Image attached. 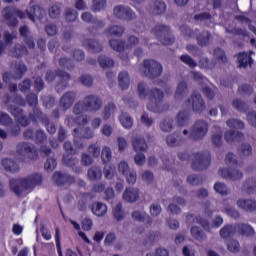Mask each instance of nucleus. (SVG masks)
I'll use <instances>...</instances> for the list:
<instances>
[{
	"mask_svg": "<svg viewBox=\"0 0 256 256\" xmlns=\"http://www.w3.org/2000/svg\"><path fill=\"white\" fill-rule=\"evenodd\" d=\"M4 21L8 27H17L19 19H29L35 23V19L41 21L45 17V9L38 4H33L26 11L19 10L15 7L7 6L2 10Z\"/></svg>",
	"mask_w": 256,
	"mask_h": 256,
	"instance_id": "f257e3e1",
	"label": "nucleus"
},
{
	"mask_svg": "<svg viewBox=\"0 0 256 256\" xmlns=\"http://www.w3.org/2000/svg\"><path fill=\"white\" fill-rule=\"evenodd\" d=\"M138 95L140 99L149 98V103L147 104L148 111L152 113H163L169 111V104H163V97L165 94L159 88H153L147 90V84L145 82H140L138 84Z\"/></svg>",
	"mask_w": 256,
	"mask_h": 256,
	"instance_id": "f03ea898",
	"label": "nucleus"
},
{
	"mask_svg": "<svg viewBox=\"0 0 256 256\" xmlns=\"http://www.w3.org/2000/svg\"><path fill=\"white\" fill-rule=\"evenodd\" d=\"M43 183V175L33 173L24 178H12L9 181L10 189L15 195H22L23 191H29L39 187Z\"/></svg>",
	"mask_w": 256,
	"mask_h": 256,
	"instance_id": "7ed1b4c3",
	"label": "nucleus"
},
{
	"mask_svg": "<svg viewBox=\"0 0 256 256\" xmlns=\"http://www.w3.org/2000/svg\"><path fill=\"white\" fill-rule=\"evenodd\" d=\"M101 107H103V100L97 95L90 94L74 105L73 113L83 115V113L99 111Z\"/></svg>",
	"mask_w": 256,
	"mask_h": 256,
	"instance_id": "20e7f679",
	"label": "nucleus"
},
{
	"mask_svg": "<svg viewBox=\"0 0 256 256\" xmlns=\"http://www.w3.org/2000/svg\"><path fill=\"white\" fill-rule=\"evenodd\" d=\"M225 163L229 168H221L219 175H221L223 179H229L230 181H241V179H243V172L237 170L239 162L235 159V154L229 152L226 155Z\"/></svg>",
	"mask_w": 256,
	"mask_h": 256,
	"instance_id": "39448f33",
	"label": "nucleus"
},
{
	"mask_svg": "<svg viewBox=\"0 0 256 256\" xmlns=\"http://www.w3.org/2000/svg\"><path fill=\"white\" fill-rule=\"evenodd\" d=\"M59 77V81L56 84V91L57 93H63L67 87H69V81H71V75L69 73L63 71V70H48L46 72L45 79L48 83H51V81H55V79Z\"/></svg>",
	"mask_w": 256,
	"mask_h": 256,
	"instance_id": "423d86ee",
	"label": "nucleus"
},
{
	"mask_svg": "<svg viewBox=\"0 0 256 256\" xmlns=\"http://www.w3.org/2000/svg\"><path fill=\"white\" fill-rule=\"evenodd\" d=\"M151 33L162 43V45H173L175 36L171 34V28L167 25L158 24L154 26Z\"/></svg>",
	"mask_w": 256,
	"mask_h": 256,
	"instance_id": "0eeeda50",
	"label": "nucleus"
},
{
	"mask_svg": "<svg viewBox=\"0 0 256 256\" xmlns=\"http://www.w3.org/2000/svg\"><path fill=\"white\" fill-rule=\"evenodd\" d=\"M142 73L148 79H157L163 73V65L153 59H145L142 64Z\"/></svg>",
	"mask_w": 256,
	"mask_h": 256,
	"instance_id": "6e6552de",
	"label": "nucleus"
},
{
	"mask_svg": "<svg viewBox=\"0 0 256 256\" xmlns=\"http://www.w3.org/2000/svg\"><path fill=\"white\" fill-rule=\"evenodd\" d=\"M30 119L32 123H37L38 121L45 126L46 131L50 133V135H55L57 133V126L55 124L51 123V120H49V117L41 111L39 108H34L33 113L30 114Z\"/></svg>",
	"mask_w": 256,
	"mask_h": 256,
	"instance_id": "1a4fd4ad",
	"label": "nucleus"
},
{
	"mask_svg": "<svg viewBox=\"0 0 256 256\" xmlns=\"http://www.w3.org/2000/svg\"><path fill=\"white\" fill-rule=\"evenodd\" d=\"M192 155L194 157L192 161V169L194 171H205L209 169V165H211V152L205 150Z\"/></svg>",
	"mask_w": 256,
	"mask_h": 256,
	"instance_id": "9d476101",
	"label": "nucleus"
},
{
	"mask_svg": "<svg viewBox=\"0 0 256 256\" xmlns=\"http://www.w3.org/2000/svg\"><path fill=\"white\" fill-rule=\"evenodd\" d=\"M209 131V124L205 120H197L192 126L189 138L193 141H201Z\"/></svg>",
	"mask_w": 256,
	"mask_h": 256,
	"instance_id": "9b49d317",
	"label": "nucleus"
},
{
	"mask_svg": "<svg viewBox=\"0 0 256 256\" xmlns=\"http://www.w3.org/2000/svg\"><path fill=\"white\" fill-rule=\"evenodd\" d=\"M16 149L18 155H27L28 159H31V161H37V159H39V152L37 151V147L31 143L20 142L17 144Z\"/></svg>",
	"mask_w": 256,
	"mask_h": 256,
	"instance_id": "f8f14e48",
	"label": "nucleus"
},
{
	"mask_svg": "<svg viewBox=\"0 0 256 256\" xmlns=\"http://www.w3.org/2000/svg\"><path fill=\"white\" fill-rule=\"evenodd\" d=\"M25 73H27V66L24 63L19 62L14 66V74H11V72H4L2 80L5 83H9L11 79H15L17 81V79H23V75H25Z\"/></svg>",
	"mask_w": 256,
	"mask_h": 256,
	"instance_id": "ddd939ff",
	"label": "nucleus"
},
{
	"mask_svg": "<svg viewBox=\"0 0 256 256\" xmlns=\"http://www.w3.org/2000/svg\"><path fill=\"white\" fill-rule=\"evenodd\" d=\"M113 13L117 17V19H124L125 21H132V19H135V17H137L135 12H133L131 8L123 5H118L114 7Z\"/></svg>",
	"mask_w": 256,
	"mask_h": 256,
	"instance_id": "4468645a",
	"label": "nucleus"
},
{
	"mask_svg": "<svg viewBox=\"0 0 256 256\" xmlns=\"http://www.w3.org/2000/svg\"><path fill=\"white\" fill-rule=\"evenodd\" d=\"M188 104H192V110L194 111V113L199 114L203 113V111H205L207 107L205 105V100H203V97L197 92L191 94V98L188 99Z\"/></svg>",
	"mask_w": 256,
	"mask_h": 256,
	"instance_id": "2eb2a0df",
	"label": "nucleus"
},
{
	"mask_svg": "<svg viewBox=\"0 0 256 256\" xmlns=\"http://www.w3.org/2000/svg\"><path fill=\"white\" fill-rule=\"evenodd\" d=\"M52 179L57 187H63L64 185H73L75 183V177L69 174H63L62 172L56 171Z\"/></svg>",
	"mask_w": 256,
	"mask_h": 256,
	"instance_id": "dca6fc26",
	"label": "nucleus"
},
{
	"mask_svg": "<svg viewBox=\"0 0 256 256\" xmlns=\"http://www.w3.org/2000/svg\"><path fill=\"white\" fill-rule=\"evenodd\" d=\"M73 155L74 154H64L62 161L67 165V167H71L74 173L80 175V173H83V168L79 166V159Z\"/></svg>",
	"mask_w": 256,
	"mask_h": 256,
	"instance_id": "f3484780",
	"label": "nucleus"
},
{
	"mask_svg": "<svg viewBox=\"0 0 256 256\" xmlns=\"http://www.w3.org/2000/svg\"><path fill=\"white\" fill-rule=\"evenodd\" d=\"M82 21L85 23H91L94 25L92 28H89V32L93 33V29H103L105 27V22L103 20H98L97 18L93 17L91 12H83L81 15Z\"/></svg>",
	"mask_w": 256,
	"mask_h": 256,
	"instance_id": "a211bd4d",
	"label": "nucleus"
},
{
	"mask_svg": "<svg viewBox=\"0 0 256 256\" xmlns=\"http://www.w3.org/2000/svg\"><path fill=\"white\" fill-rule=\"evenodd\" d=\"M75 99H77V93L75 91H68L60 99V107H62L63 111H67L73 107V103H75Z\"/></svg>",
	"mask_w": 256,
	"mask_h": 256,
	"instance_id": "6ab92c4d",
	"label": "nucleus"
},
{
	"mask_svg": "<svg viewBox=\"0 0 256 256\" xmlns=\"http://www.w3.org/2000/svg\"><path fill=\"white\" fill-rule=\"evenodd\" d=\"M224 139L226 143H241L245 139V134L235 130H228L224 134Z\"/></svg>",
	"mask_w": 256,
	"mask_h": 256,
	"instance_id": "aec40b11",
	"label": "nucleus"
},
{
	"mask_svg": "<svg viewBox=\"0 0 256 256\" xmlns=\"http://www.w3.org/2000/svg\"><path fill=\"white\" fill-rule=\"evenodd\" d=\"M235 227L236 233H238V235H241L242 237H252V235H255V230L249 224L235 223Z\"/></svg>",
	"mask_w": 256,
	"mask_h": 256,
	"instance_id": "412c9836",
	"label": "nucleus"
},
{
	"mask_svg": "<svg viewBox=\"0 0 256 256\" xmlns=\"http://www.w3.org/2000/svg\"><path fill=\"white\" fill-rule=\"evenodd\" d=\"M83 47H86L90 53H101L103 51V45L97 40L85 39L82 42Z\"/></svg>",
	"mask_w": 256,
	"mask_h": 256,
	"instance_id": "4be33fe9",
	"label": "nucleus"
},
{
	"mask_svg": "<svg viewBox=\"0 0 256 256\" xmlns=\"http://www.w3.org/2000/svg\"><path fill=\"white\" fill-rule=\"evenodd\" d=\"M150 13L152 15H163L165 11H167V4L161 0H155L149 8Z\"/></svg>",
	"mask_w": 256,
	"mask_h": 256,
	"instance_id": "5701e85b",
	"label": "nucleus"
},
{
	"mask_svg": "<svg viewBox=\"0 0 256 256\" xmlns=\"http://www.w3.org/2000/svg\"><path fill=\"white\" fill-rule=\"evenodd\" d=\"M189 121H191L190 110H181L176 116V123L179 127H187Z\"/></svg>",
	"mask_w": 256,
	"mask_h": 256,
	"instance_id": "b1692460",
	"label": "nucleus"
},
{
	"mask_svg": "<svg viewBox=\"0 0 256 256\" xmlns=\"http://www.w3.org/2000/svg\"><path fill=\"white\" fill-rule=\"evenodd\" d=\"M186 223L187 225H193V223H199L203 227V229H209V221L203 219L201 216H195L194 214L186 215Z\"/></svg>",
	"mask_w": 256,
	"mask_h": 256,
	"instance_id": "393cba45",
	"label": "nucleus"
},
{
	"mask_svg": "<svg viewBox=\"0 0 256 256\" xmlns=\"http://www.w3.org/2000/svg\"><path fill=\"white\" fill-rule=\"evenodd\" d=\"M235 233H237L235 224H226L220 229L219 235L222 239H231L235 237Z\"/></svg>",
	"mask_w": 256,
	"mask_h": 256,
	"instance_id": "a878e982",
	"label": "nucleus"
},
{
	"mask_svg": "<svg viewBox=\"0 0 256 256\" xmlns=\"http://www.w3.org/2000/svg\"><path fill=\"white\" fill-rule=\"evenodd\" d=\"M132 147L136 153H139V151H146L149 148L145 138L140 136H136L132 139Z\"/></svg>",
	"mask_w": 256,
	"mask_h": 256,
	"instance_id": "bb28decb",
	"label": "nucleus"
},
{
	"mask_svg": "<svg viewBox=\"0 0 256 256\" xmlns=\"http://www.w3.org/2000/svg\"><path fill=\"white\" fill-rule=\"evenodd\" d=\"M236 204L244 211H256V201L253 199H239L237 200Z\"/></svg>",
	"mask_w": 256,
	"mask_h": 256,
	"instance_id": "cd10ccee",
	"label": "nucleus"
},
{
	"mask_svg": "<svg viewBox=\"0 0 256 256\" xmlns=\"http://www.w3.org/2000/svg\"><path fill=\"white\" fill-rule=\"evenodd\" d=\"M123 199L127 203H135L139 199V189L137 188H126L123 193Z\"/></svg>",
	"mask_w": 256,
	"mask_h": 256,
	"instance_id": "c85d7f7f",
	"label": "nucleus"
},
{
	"mask_svg": "<svg viewBox=\"0 0 256 256\" xmlns=\"http://www.w3.org/2000/svg\"><path fill=\"white\" fill-rule=\"evenodd\" d=\"M185 142V138L181 134H170L166 137V143L169 147H179Z\"/></svg>",
	"mask_w": 256,
	"mask_h": 256,
	"instance_id": "c756f323",
	"label": "nucleus"
},
{
	"mask_svg": "<svg viewBox=\"0 0 256 256\" xmlns=\"http://www.w3.org/2000/svg\"><path fill=\"white\" fill-rule=\"evenodd\" d=\"M2 166L8 173H19V164L9 158L2 159Z\"/></svg>",
	"mask_w": 256,
	"mask_h": 256,
	"instance_id": "7c9ffc66",
	"label": "nucleus"
},
{
	"mask_svg": "<svg viewBox=\"0 0 256 256\" xmlns=\"http://www.w3.org/2000/svg\"><path fill=\"white\" fill-rule=\"evenodd\" d=\"M187 91H189V85L186 81H181L178 83L176 88V92L174 94V98L176 100L183 99V96L187 95Z\"/></svg>",
	"mask_w": 256,
	"mask_h": 256,
	"instance_id": "2f4dec72",
	"label": "nucleus"
},
{
	"mask_svg": "<svg viewBox=\"0 0 256 256\" xmlns=\"http://www.w3.org/2000/svg\"><path fill=\"white\" fill-rule=\"evenodd\" d=\"M92 212L96 217H104L107 215V205L102 202H95L92 206Z\"/></svg>",
	"mask_w": 256,
	"mask_h": 256,
	"instance_id": "473e14b6",
	"label": "nucleus"
},
{
	"mask_svg": "<svg viewBox=\"0 0 256 256\" xmlns=\"http://www.w3.org/2000/svg\"><path fill=\"white\" fill-rule=\"evenodd\" d=\"M118 83L122 91H125V89H129V85H130L129 73L125 71L120 72L118 75Z\"/></svg>",
	"mask_w": 256,
	"mask_h": 256,
	"instance_id": "72a5a7b5",
	"label": "nucleus"
},
{
	"mask_svg": "<svg viewBox=\"0 0 256 256\" xmlns=\"http://www.w3.org/2000/svg\"><path fill=\"white\" fill-rule=\"evenodd\" d=\"M105 33L108 35V37H121V35L125 33V27L114 25L106 29Z\"/></svg>",
	"mask_w": 256,
	"mask_h": 256,
	"instance_id": "f704fd0d",
	"label": "nucleus"
},
{
	"mask_svg": "<svg viewBox=\"0 0 256 256\" xmlns=\"http://www.w3.org/2000/svg\"><path fill=\"white\" fill-rule=\"evenodd\" d=\"M238 63L239 67H248L249 65H253V58L251 55H248L247 52H241L238 54Z\"/></svg>",
	"mask_w": 256,
	"mask_h": 256,
	"instance_id": "c9c22d12",
	"label": "nucleus"
},
{
	"mask_svg": "<svg viewBox=\"0 0 256 256\" xmlns=\"http://www.w3.org/2000/svg\"><path fill=\"white\" fill-rule=\"evenodd\" d=\"M196 41L200 47H207L209 41H211V32L203 31L197 37Z\"/></svg>",
	"mask_w": 256,
	"mask_h": 256,
	"instance_id": "e433bc0d",
	"label": "nucleus"
},
{
	"mask_svg": "<svg viewBox=\"0 0 256 256\" xmlns=\"http://www.w3.org/2000/svg\"><path fill=\"white\" fill-rule=\"evenodd\" d=\"M87 175H88V179L90 181H99V179H101V177H103V173L101 172V168H99L97 166L90 167L88 169Z\"/></svg>",
	"mask_w": 256,
	"mask_h": 256,
	"instance_id": "4c0bfd02",
	"label": "nucleus"
},
{
	"mask_svg": "<svg viewBox=\"0 0 256 256\" xmlns=\"http://www.w3.org/2000/svg\"><path fill=\"white\" fill-rule=\"evenodd\" d=\"M12 57H15L16 59H21L24 55H27L29 51L27 50V47L22 44H15L13 50L11 51Z\"/></svg>",
	"mask_w": 256,
	"mask_h": 256,
	"instance_id": "58836bf2",
	"label": "nucleus"
},
{
	"mask_svg": "<svg viewBox=\"0 0 256 256\" xmlns=\"http://www.w3.org/2000/svg\"><path fill=\"white\" fill-rule=\"evenodd\" d=\"M132 219H134V221H138L139 223H145V221H147L148 225H151V223H153L151 216L143 214L141 213V211H134L132 213Z\"/></svg>",
	"mask_w": 256,
	"mask_h": 256,
	"instance_id": "ea45409f",
	"label": "nucleus"
},
{
	"mask_svg": "<svg viewBox=\"0 0 256 256\" xmlns=\"http://www.w3.org/2000/svg\"><path fill=\"white\" fill-rule=\"evenodd\" d=\"M242 190L246 191V193H248V195H251L253 193H255L256 191V178H250L247 179L243 186H242Z\"/></svg>",
	"mask_w": 256,
	"mask_h": 256,
	"instance_id": "a19ab883",
	"label": "nucleus"
},
{
	"mask_svg": "<svg viewBox=\"0 0 256 256\" xmlns=\"http://www.w3.org/2000/svg\"><path fill=\"white\" fill-rule=\"evenodd\" d=\"M119 121L124 127V129H131L133 127V118H131L127 113L122 112L119 116Z\"/></svg>",
	"mask_w": 256,
	"mask_h": 256,
	"instance_id": "79ce46f5",
	"label": "nucleus"
},
{
	"mask_svg": "<svg viewBox=\"0 0 256 256\" xmlns=\"http://www.w3.org/2000/svg\"><path fill=\"white\" fill-rule=\"evenodd\" d=\"M101 159L104 165H107L111 162L113 157V153L111 152V148L109 146H104L101 151Z\"/></svg>",
	"mask_w": 256,
	"mask_h": 256,
	"instance_id": "37998d69",
	"label": "nucleus"
},
{
	"mask_svg": "<svg viewBox=\"0 0 256 256\" xmlns=\"http://www.w3.org/2000/svg\"><path fill=\"white\" fill-rule=\"evenodd\" d=\"M109 45L113 49V51H117L118 53H121V51H125L124 40L111 39L109 40Z\"/></svg>",
	"mask_w": 256,
	"mask_h": 256,
	"instance_id": "c03bdc74",
	"label": "nucleus"
},
{
	"mask_svg": "<svg viewBox=\"0 0 256 256\" xmlns=\"http://www.w3.org/2000/svg\"><path fill=\"white\" fill-rule=\"evenodd\" d=\"M91 198V192H85L82 197L78 200L77 209L78 211H87V199Z\"/></svg>",
	"mask_w": 256,
	"mask_h": 256,
	"instance_id": "a18cd8bd",
	"label": "nucleus"
},
{
	"mask_svg": "<svg viewBox=\"0 0 256 256\" xmlns=\"http://www.w3.org/2000/svg\"><path fill=\"white\" fill-rule=\"evenodd\" d=\"M98 63L102 69H107L114 67L115 65V60L107 57V56H99L98 57Z\"/></svg>",
	"mask_w": 256,
	"mask_h": 256,
	"instance_id": "49530a36",
	"label": "nucleus"
},
{
	"mask_svg": "<svg viewBox=\"0 0 256 256\" xmlns=\"http://www.w3.org/2000/svg\"><path fill=\"white\" fill-rule=\"evenodd\" d=\"M227 127L230 129H245V123L239 119L231 118L226 121Z\"/></svg>",
	"mask_w": 256,
	"mask_h": 256,
	"instance_id": "de8ad7c7",
	"label": "nucleus"
},
{
	"mask_svg": "<svg viewBox=\"0 0 256 256\" xmlns=\"http://www.w3.org/2000/svg\"><path fill=\"white\" fill-rule=\"evenodd\" d=\"M190 233H191L192 237H194V239H196L197 241H204V239H207L205 232H203L201 230V228H199L197 226H193L190 229Z\"/></svg>",
	"mask_w": 256,
	"mask_h": 256,
	"instance_id": "09e8293b",
	"label": "nucleus"
},
{
	"mask_svg": "<svg viewBox=\"0 0 256 256\" xmlns=\"http://www.w3.org/2000/svg\"><path fill=\"white\" fill-rule=\"evenodd\" d=\"M113 216L116 221H123L125 219V211H123V204L121 202L113 209Z\"/></svg>",
	"mask_w": 256,
	"mask_h": 256,
	"instance_id": "8fccbe9b",
	"label": "nucleus"
},
{
	"mask_svg": "<svg viewBox=\"0 0 256 256\" xmlns=\"http://www.w3.org/2000/svg\"><path fill=\"white\" fill-rule=\"evenodd\" d=\"M214 190L216 191V193H218L222 197H225V195H229V192H230L227 185H225V183H223V182L215 183L214 184Z\"/></svg>",
	"mask_w": 256,
	"mask_h": 256,
	"instance_id": "3c124183",
	"label": "nucleus"
},
{
	"mask_svg": "<svg viewBox=\"0 0 256 256\" xmlns=\"http://www.w3.org/2000/svg\"><path fill=\"white\" fill-rule=\"evenodd\" d=\"M180 61L184 63V65L190 67V69H195V67L198 65L197 62L191 56H189V54H182L180 56Z\"/></svg>",
	"mask_w": 256,
	"mask_h": 256,
	"instance_id": "603ef678",
	"label": "nucleus"
},
{
	"mask_svg": "<svg viewBox=\"0 0 256 256\" xmlns=\"http://www.w3.org/2000/svg\"><path fill=\"white\" fill-rule=\"evenodd\" d=\"M89 155H91L94 159H97L101 157V146L97 143H93L90 146H88L87 149Z\"/></svg>",
	"mask_w": 256,
	"mask_h": 256,
	"instance_id": "864d4df0",
	"label": "nucleus"
},
{
	"mask_svg": "<svg viewBox=\"0 0 256 256\" xmlns=\"http://www.w3.org/2000/svg\"><path fill=\"white\" fill-rule=\"evenodd\" d=\"M232 107H234V109L240 113H245V111H247V103L239 98H236L232 101Z\"/></svg>",
	"mask_w": 256,
	"mask_h": 256,
	"instance_id": "5fc2aeb1",
	"label": "nucleus"
},
{
	"mask_svg": "<svg viewBox=\"0 0 256 256\" xmlns=\"http://www.w3.org/2000/svg\"><path fill=\"white\" fill-rule=\"evenodd\" d=\"M47 141V134L45 131L39 129L34 134V142L36 145H43V143Z\"/></svg>",
	"mask_w": 256,
	"mask_h": 256,
	"instance_id": "6e6d98bb",
	"label": "nucleus"
},
{
	"mask_svg": "<svg viewBox=\"0 0 256 256\" xmlns=\"http://www.w3.org/2000/svg\"><path fill=\"white\" fill-rule=\"evenodd\" d=\"M212 143L215 147L223 145V131L217 130V132L212 133Z\"/></svg>",
	"mask_w": 256,
	"mask_h": 256,
	"instance_id": "4d7b16f0",
	"label": "nucleus"
},
{
	"mask_svg": "<svg viewBox=\"0 0 256 256\" xmlns=\"http://www.w3.org/2000/svg\"><path fill=\"white\" fill-rule=\"evenodd\" d=\"M214 57L219 61L220 63H227V55L225 54V50L221 48H215L214 49Z\"/></svg>",
	"mask_w": 256,
	"mask_h": 256,
	"instance_id": "13d9d810",
	"label": "nucleus"
},
{
	"mask_svg": "<svg viewBox=\"0 0 256 256\" xmlns=\"http://www.w3.org/2000/svg\"><path fill=\"white\" fill-rule=\"evenodd\" d=\"M203 181H205V178L202 175L192 174L187 177V182L189 183V185H194V186L201 185Z\"/></svg>",
	"mask_w": 256,
	"mask_h": 256,
	"instance_id": "bf43d9fd",
	"label": "nucleus"
},
{
	"mask_svg": "<svg viewBox=\"0 0 256 256\" xmlns=\"http://www.w3.org/2000/svg\"><path fill=\"white\" fill-rule=\"evenodd\" d=\"M48 14L51 19H59L61 15V6L58 4L52 5L48 10Z\"/></svg>",
	"mask_w": 256,
	"mask_h": 256,
	"instance_id": "052dcab7",
	"label": "nucleus"
},
{
	"mask_svg": "<svg viewBox=\"0 0 256 256\" xmlns=\"http://www.w3.org/2000/svg\"><path fill=\"white\" fill-rule=\"evenodd\" d=\"M227 249L231 253H239L241 251V244H239V241L231 239L227 243Z\"/></svg>",
	"mask_w": 256,
	"mask_h": 256,
	"instance_id": "680f3d73",
	"label": "nucleus"
},
{
	"mask_svg": "<svg viewBox=\"0 0 256 256\" xmlns=\"http://www.w3.org/2000/svg\"><path fill=\"white\" fill-rule=\"evenodd\" d=\"M59 65L63 69H67L68 71H71L75 67V65H73V60H71V58H67V57L60 58Z\"/></svg>",
	"mask_w": 256,
	"mask_h": 256,
	"instance_id": "e2e57ef3",
	"label": "nucleus"
},
{
	"mask_svg": "<svg viewBox=\"0 0 256 256\" xmlns=\"http://www.w3.org/2000/svg\"><path fill=\"white\" fill-rule=\"evenodd\" d=\"M0 125L3 127H11L13 125V119L5 112L0 113Z\"/></svg>",
	"mask_w": 256,
	"mask_h": 256,
	"instance_id": "0e129e2a",
	"label": "nucleus"
},
{
	"mask_svg": "<svg viewBox=\"0 0 256 256\" xmlns=\"http://www.w3.org/2000/svg\"><path fill=\"white\" fill-rule=\"evenodd\" d=\"M160 129H161V131H164L165 133H169V131H172V129H173V120L171 118H165L160 123Z\"/></svg>",
	"mask_w": 256,
	"mask_h": 256,
	"instance_id": "69168bd1",
	"label": "nucleus"
},
{
	"mask_svg": "<svg viewBox=\"0 0 256 256\" xmlns=\"http://www.w3.org/2000/svg\"><path fill=\"white\" fill-rule=\"evenodd\" d=\"M116 106L114 103H108L105 107H104V112H103V119L104 121H107L108 119L111 118V113H113V111H115Z\"/></svg>",
	"mask_w": 256,
	"mask_h": 256,
	"instance_id": "338daca9",
	"label": "nucleus"
},
{
	"mask_svg": "<svg viewBox=\"0 0 256 256\" xmlns=\"http://www.w3.org/2000/svg\"><path fill=\"white\" fill-rule=\"evenodd\" d=\"M79 13L75 11L73 8H67L65 13V19L68 21V23H72L75 21L78 17Z\"/></svg>",
	"mask_w": 256,
	"mask_h": 256,
	"instance_id": "774afa93",
	"label": "nucleus"
}]
</instances>
